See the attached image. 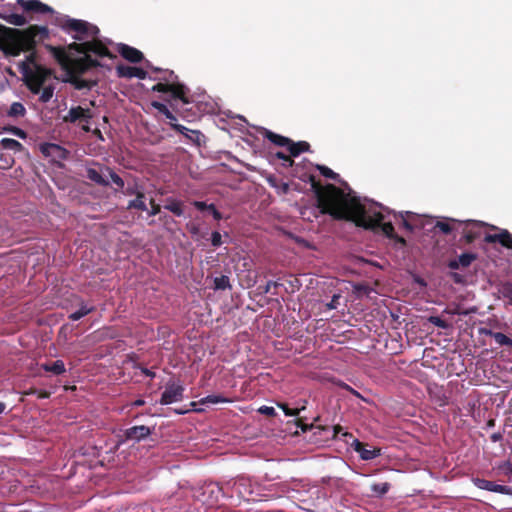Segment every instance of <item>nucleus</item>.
<instances>
[{
	"mask_svg": "<svg viewBox=\"0 0 512 512\" xmlns=\"http://www.w3.org/2000/svg\"><path fill=\"white\" fill-rule=\"evenodd\" d=\"M312 188L314 189L318 205L323 214H329L335 220L352 221L357 226L365 229H375L380 227L382 232L389 238L405 244L402 237H398L394 232V226L391 222H383L385 215L376 209L366 210L356 197L344 193L340 188L333 184H328L322 188L315 177H309Z\"/></svg>",
	"mask_w": 512,
	"mask_h": 512,
	"instance_id": "nucleus-1",
	"label": "nucleus"
},
{
	"mask_svg": "<svg viewBox=\"0 0 512 512\" xmlns=\"http://www.w3.org/2000/svg\"><path fill=\"white\" fill-rule=\"evenodd\" d=\"M48 37L49 30L45 26L31 25L24 30L10 28L0 40V50L5 55L17 56L21 51L33 50Z\"/></svg>",
	"mask_w": 512,
	"mask_h": 512,
	"instance_id": "nucleus-2",
	"label": "nucleus"
},
{
	"mask_svg": "<svg viewBox=\"0 0 512 512\" xmlns=\"http://www.w3.org/2000/svg\"><path fill=\"white\" fill-rule=\"evenodd\" d=\"M53 57L67 71V73H85L93 67L99 66V62L90 57V55L80 58H72L63 48L49 46Z\"/></svg>",
	"mask_w": 512,
	"mask_h": 512,
	"instance_id": "nucleus-3",
	"label": "nucleus"
},
{
	"mask_svg": "<svg viewBox=\"0 0 512 512\" xmlns=\"http://www.w3.org/2000/svg\"><path fill=\"white\" fill-rule=\"evenodd\" d=\"M62 27L67 31L77 32L79 35L75 36L74 38L80 41L88 37L95 38L99 34V29L97 26L92 25L84 20L68 18L64 21Z\"/></svg>",
	"mask_w": 512,
	"mask_h": 512,
	"instance_id": "nucleus-4",
	"label": "nucleus"
},
{
	"mask_svg": "<svg viewBox=\"0 0 512 512\" xmlns=\"http://www.w3.org/2000/svg\"><path fill=\"white\" fill-rule=\"evenodd\" d=\"M105 172L111 178V181L119 188L122 189L124 187V180L116 174L110 167L102 166L100 170L89 167L86 169V177L100 186H108L109 182L104 178Z\"/></svg>",
	"mask_w": 512,
	"mask_h": 512,
	"instance_id": "nucleus-5",
	"label": "nucleus"
},
{
	"mask_svg": "<svg viewBox=\"0 0 512 512\" xmlns=\"http://www.w3.org/2000/svg\"><path fill=\"white\" fill-rule=\"evenodd\" d=\"M70 49H75L77 52L84 54L83 56L93 53L99 57L114 58V55L109 49L100 41L93 39L92 41H85L81 44L73 43L69 46Z\"/></svg>",
	"mask_w": 512,
	"mask_h": 512,
	"instance_id": "nucleus-6",
	"label": "nucleus"
},
{
	"mask_svg": "<svg viewBox=\"0 0 512 512\" xmlns=\"http://www.w3.org/2000/svg\"><path fill=\"white\" fill-rule=\"evenodd\" d=\"M19 68L24 78H30L31 80L42 85H44L47 79H49L52 75V70L42 65L31 66L29 63H25L20 64Z\"/></svg>",
	"mask_w": 512,
	"mask_h": 512,
	"instance_id": "nucleus-7",
	"label": "nucleus"
},
{
	"mask_svg": "<svg viewBox=\"0 0 512 512\" xmlns=\"http://www.w3.org/2000/svg\"><path fill=\"white\" fill-rule=\"evenodd\" d=\"M153 91L167 93L170 92L174 99H179L183 104H188L189 99L187 97V88L183 84L179 83H157L152 87Z\"/></svg>",
	"mask_w": 512,
	"mask_h": 512,
	"instance_id": "nucleus-8",
	"label": "nucleus"
},
{
	"mask_svg": "<svg viewBox=\"0 0 512 512\" xmlns=\"http://www.w3.org/2000/svg\"><path fill=\"white\" fill-rule=\"evenodd\" d=\"M184 387L180 382L169 381L161 395L160 404L168 405L183 399Z\"/></svg>",
	"mask_w": 512,
	"mask_h": 512,
	"instance_id": "nucleus-9",
	"label": "nucleus"
},
{
	"mask_svg": "<svg viewBox=\"0 0 512 512\" xmlns=\"http://www.w3.org/2000/svg\"><path fill=\"white\" fill-rule=\"evenodd\" d=\"M41 153L53 162H60L69 157V151L55 143H43L40 145Z\"/></svg>",
	"mask_w": 512,
	"mask_h": 512,
	"instance_id": "nucleus-10",
	"label": "nucleus"
},
{
	"mask_svg": "<svg viewBox=\"0 0 512 512\" xmlns=\"http://www.w3.org/2000/svg\"><path fill=\"white\" fill-rule=\"evenodd\" d=\"M153 430L154 428L145 425H138L127 428L123 431L122 441L140 442L149 437L152 434Z\"/></svg>",
	"mask_w": 512,
	"mask_h": 512,
	"instance_id": "nucleus-11",
	"label": "nucleus"
},
{
	"mask_svg": "<svg viewBox=\"0 0 512 512\" xmlns=\"http://www.w3.org/2000/svg\"><path fill=\"white\" fill-rule=\"evenodd\" d=\"M472 483L481 490L512 496V487L510 486L497 484L493 481H489L478 477L472 478Z\"/></svg>",
	"mask_w": 512,
	"mask_h": 512,
	"instance_id": "nucleus-12",
	"label": "nucleus"
},
{
	"mask_svg": "<svg viewBox=\"0 0 512 512\" xmlns=\"http://www.w3.org/2000/svg\"><path fill=\"white\" fill-rule=\"evenodd\" d=\"M92 118V112L89 108L81 106L71 107L68 113L63 117L66 123H76L77 121H84L88 123Z\"/></svg>",
	"mask_w": 512,
	"mask_h": 512,
	"instance_id": "nucleus-13",
	"label": "nucleus"
},
{
	"mask_svg": "<svg viewBox=\"0 0 512 512\" xmlns=\"http://www.w3.org/2000/svg\"><path fill=\"white\" fill-rule=\"evenodd\" d=\"M25 12H31L35 14H48L53 13V9L47 4L42 3L39 0H16Z\"/></svg>",
	"mask_w": 512,
	"mask_h": 512,
	"instance_id": "nucleus-14",
	"label": "nucleus"
},
{
	"mask_svg": "<svg viewBox=\"0 0 512 512\" xmlns=\"http://www.w3.org/2000/svg\"><path fill=\"white\" fill-rule=\"evenodd\" d=\"M172 129L182 134L185 138L191 141L196 146H201L204 135L199 130H192L177 123H171Z\"/></svg>",
	"mask_w": 512,
	"mask_h": 512,
	"instance_id": "nucleus-15",
	"label": "nucleus"
},
{
	"mask_svg": "<svg viewBox=\"0 0 512 512\" xmlns=\"http://www.w3.org/2000/svg\"><path fill=\"white\" fill-rule=\"evenodd\" d=\"M117 51L125 60L132 63H139L144 58V55L140 50L124 43H119L117 45Z\"/></svg>",
	"mask_w": 512,
	"mask_h": 512,
	"instance_id": "nucleus-16",
	"label": "nucleus"
},
{
	"mask_svg": "<svg viewBox=\"0 0 512 512\" xmlns=\"http://www.w3.org/2000/svg\"><path fill=\"white\" fill-rule=\"evenodd\" d=\"M477 259V254L466 252L462 253L458 258L449 260L447 266L452 270L469 267Z\"/></svg>",
	"mask_w": 512,
	"mask_h": 512,
	"instance_id": "nucleus-17",
	"label": "nucleus"
},
{
	"mask_svg": "<svg viewBox=\"0 0 512 512\" xmlns=\"http://www.w3.org/2000/svg\"><path fill=\"white\" fill-rule=\"evenodd\" d=\"M116 72L119 77L129 79L134 77L138 79H145L147 77V72L142 68L127 65H118L116 67Z\"/></svg>",
	"mask_w": 512,
	"mask_h": 512,
	"instance_id": "nucleus-18",
	"label": "nucleus"
},
{
	"mask_svg": "<svg viewBox=\"0 0 512 512\" xmlns=\"http://www.w3.org/2000/svg\"><path fill=\"white\" fill-rule=\"evenodd\" d=\"M486 243H500L502 246L512 249V235L507 230H502L498 234H487L484 237Z\"/></svg>",
	"mask_w": 512,
	"mask_h": 512,
	"instance_id": "nucleus-19",
	"label": "nucleus"
},
{
	"mask_svg": "<svg viewBox=\"0 0 512 512\" xmlns=\"http://www.w3.org/2000/svg\"><path fill=\"white\" fill-rule=\"evenodd\" d=\"M352 446L354 450L359 453L362 460H372L381 455L380 449H367L365 444L360 442L358 439L353 441Z\"/></svg>",
	"mask_w": 512,
	"mask_h": 512,
	"instance_id": "nucleus-20",
	"label": "nucleus"
},
{
	"mask_svg": "<svg viewBox=\"0 0 512 512\" xmlns=\"http://www.w3.org/2000/svg\"><path fill=\"white\" fill-rule=\"evenodd\" d=\"M485 223L480 221H467L466 226H471L470 229L464 231V238L467 243H472L476 238L480 236L479 229L483 227Z\"/></svg>",
	"mask_w": 512,
	"mask_h": 512,
	"instance_id": "nucleus-21",
	"label": "nucleus"
},
{
	"mask_svg": "<svg viewBox=\"0 0 512 512\" xmlns=\"http://www.w3.org/2000/svg\"><path fill=\"white\" fill-rule=\"evenodd\" d=\"M263 136L279 147L287 148V145L290 143V138L274 133L268 129H264Z\"/></svg>",
	"mask_w": 512,
	"mask_h": 512,
	"instance_id": "nucleus-22",
	"label": "nucleus"
},
{
	"mask_svg": "<svg viewBox=\"0 0 512 512\" xmlns=\"http://www.w3.org/2000/svg\"><path fill=\"white\" fill-rule=\"evenodd\" d=\"M287 150L291 156L296 157L303 152L310 151V144L306 141L293 142L290 139V143L287 145Z\"/></svg>",
	"mask_w": 512,
	"mask_h": 512,
	"instance_id": "nucleus-23",
	"label": "nucleus"
},
{
	"mask_svg": "<svg viewBox=\"0 0 512 512\" xmlns=\"http://www.w3.org/2000/svg\"><path fill=\"white\" fill-rule=\"evenodd\" d=\"M0 18L4 19L7 23L14 26H23L27 23L25 16L12 12L0 13Z\"/></svg>",
	"mask_w": 512,
	"mask_h": 512,
	"instance_id": "nucleus-24",
	"label": "nucleus"
},
{
	"mask_svg": "<svg viewBox=\"0 0 512 512\" xmlns=\"http://www.w3.org/2000/svg\"><path fill=\"white\" fill-rule=\"evenodd\" d=\"M41 369L54 375H62L66 372L65 364L62 360H56L51 363H44L41 365Z\"/></svg>",
	"mask_w": 512,
	"mask_h": 512,
	"instance_id": "nucleus-25",
	"label": "nucleus"
},
{
	"mask_svg": "<svg viewBox=\"0 0 512 512\" xmlns=\"http://www.w3.org/2000/svg\"><path fill=\"white\" fill-rule=\"evenodd\" d=\"M70 75V82L75 86L76 89H90L95 82L90 80L82 79L80 75L83 73H68Z\"/></svg>",
	"mask_w": 512,
	"mask_h": 512,
	"instance_id": "nucleus-26",
	"label": "nucleus"
},
{
	"mask_svg": "<svg viewBox=\"0 0 512 512\" xmlns=\"http://www.w3.org/2000/svg\"><path fill=\"white\" fill-rule=\"evenodd\" d=\"M0 149L11 150L15 153L24 150V146L17 140L12 138H3L0 141Z\"/></svg>",
	"mask_w": 512,
	"mask_h": 512,
	"instance_id": "nucleus-27",
	"label": "nucleus"
},
{
	"mask_svg": "<svg viewBox=\"0 0 512 512\" xmlns=\"http://www.w3.org/2000/svg\"><path fill=\"white\" fill-rule=\"evenodd\" d=\"M145 195L143 192H137V197L130 200L127 209H137L140 211H147V206L144 202Z\"/></svg>",
	"mask_w": 512,
	"mask_h": 512,
	"instance_id": "nucleus-28",
	"label": "nucleus"
},
{
	"mask_svg": "<svg viewBox=\"0 0 512 512\" xmlns=\"http://www.w3.org/2000/svg\"><path fill=\"white\" fill-rule=\"evenodd\" d=\"M94 309L95 308L93 306L89 307L82 302L80 305V308L69 315V319L72 321H78L81 318H83L84 316H86L89 313H91L92 311H94Z\"/></svg>",
	"mask_w": 512,
	"mask_h": 512,
	"instance_id": "nucleus-29",
	"label": "nucleus"
},
{
	"mask_svg": "<svg viewBox=\"0 0 512 512\" xmlns=\"http://www.w3.org/2000/svg\"><path fill=\"white\" fill-rule=\"evenodd\" d=\"M25 114L26 109L20 102H13L7 112V115L13 118L23 117Z\"/></svg>",
	"mask_w": 512,
	"mask_h": 512,
	"instance_id": "nucleus-30",
	"label": "nucleus"
},
{
	"mask_svg": "<svg viewBox=\"0 0 512 512\" xmlns=\"http://www.w3.org/2000/svg\"><path fill=\"white\" fill-rule=\"evenodd\" d=\"M165 209L172 212L174 215L180 217L183 215L184 210L182 208V203L180 201L170 199L167 201V204L164 206Z\"/></svg>",
	"mask_w": 512,
	"mask_h": 512,
	"instance_id": "nucleus-31",
	"label": "nucleus"
},
{
	"mask_svg": "<svg viewBox=\"0 0 512 512\" xmlns=\"http://www.w3.org/2000/svg\"><path fill=\"white\" fill-rule=\"evenodd\" d=\"M229 402H231L230 399L225 398L224 396L219 395V394L208 395L200 400L201 404H212V405L219 404V403H229Z\"/></svg>",
	"mask_w": 512,
	"mask_h": 512,
	"instance_id": "nucleus-32",
	"label": "nucleus"
},
{
	"mask_svg": "<svg viewBox=\"0 0 512 512\" xmlns=\"http://www.w3.org/2000/svg\"><path fill=\"white\" fill-rule=\"evenodd\" d=\"M390 489V484L388 482L384 483H374L371 485L372 493L377 497L384 496Z\"/></svg>",
	"mask_w": 512,
	"mask_h": 512,
	"instance_id": "nucleus-33",
	"label": "nucleus"
},
{
	"mask_svg": "<svg viewBox=\"0 0 512 512\" xmlns=\"http://www.w3.org/2000/svg\"><path fill=\"white\" fill-rule=\"evenodd\" d=\"M231 288L229 277L221 275L220 277L214 278V289L225 290Z\"/></svg>",
	"mask_w": 512,
	"mask_h": 512,
	"instance_id": "nucleus-34",
	"label": "nucleus"
},
{
	"mask_svg": "<svg viewBox=\"0 0 512 512\" xmlns=\"http://www.w3.org/2000/svg\"><path fill=\"white\" fill-rule=\"evenodd\" d=\"M269 184L274 187L279 193L287 194L289 191V184L286 182H278L276 178L271 177L268 179Z\"/></svg>",
	"mask_w": 512,
	"mask_h": 512,
	"instance_id": "nucleus-35",
	"label": "nucleus"
},
{
	"mask_svg": "<svg viewBox=\"0 0 512 512\" xmlns=\"http://www.w3.org/2000/svg\"><path fill=\"white\" fill-rule=\"evenodd\" d=\"M494 340L500 346H506L507 348L512 350V339L506 336L505 334L501 332H496V334L494 335Z\"/></svg>",
	"mask_w": 512,
	"mask_h": 512,
	"instance_id": "nucleus-36",
	"label": "nucleus"
},
{
	"mask_svg": "<svg viewBox=\"0 0 512 512\" xmlns=\"http://www.w3.org/2000/svg\"><path fill=\"white\" fill-rule=\"evenodd\" d=\"M53 93H54V86H52V85L45 86L43 88V90L41 91V94L39 97L40 102H42V103L49 102L51 100V98L53 97Z\"/></svg>",
	"mask_w": 512,
	"mask_h": 512,
	"instance_id": "nucleus-37",
	"label": "nucleus"
},
{
	"mask_svg": "<svg viewBox=\"0 0 512 512\" xmlns=\"http://www.w3.org/2000/svg\"><path fill=\"white\" fill-rule=\"evenodd\" d=\"M317 170L326 178L332 179V180H338L339 175L335 173L333 170H331L329 167L324 165H316Z\"/></svg>",
	"mask_w": 512,
	"mask_h": 512,
	"instance_id": "nucleus-38",
	"label": "nucleus"
},
{
	"mask_svg": "<svg viewBox=\"0 0 512 512\" xmlns=\"http://www.w3.org/2000/svg\"><path fill=\"white\" fill-rule=\"evenodd\" d=\"M277 406L283 410L286 416H297L299 415L301 410L305 409V406H302L301 408L291 409L285 403H277Z\"/></svg>",
	"mask_w": 512,
	"mask_h": 512,
	"instance_id": "nucleus-39",
	"label": "nucleus"
},
{
	"mask_svg": "<svg viewBox=\"0 0 512 512\" xmlns=\"http://www.w3.org/2000/svg\"><path fill=\"white\" fill-rule=\"evenodd\" d=\"M434 229H439L443 234L448 235L452 232L453 227L448 221H437Z\"/></svg>",
	"mask_w": 512,
	"mask_h": 512,
	"instance_id": "nucleus-40",
	"label": "nucleus"
},
{
	"mask_svg": "<svg viewBox=\"0 0 512 512\" xmlns=\"http://www.w3.org/2000/svg\"><path fill=\"white\" fill-rule=\"evenodd\" d=\"M25 81H26V85H27L28 89L33 94H39L41 92V88L43 87L42 84L35 82V81L31 80L30 78H25Z\"/></svg>",
	"mask_w": 512,
	"mask_h": 512,
	"instance_id": "nucleus-41",
	"label": "nucleus"
},
{
	"mask_svg": "<svg viewBox=\"0 0 512 512\" xmlns=\"http://www.w3.org/2000/svg\"><path fill=\"white\" fill-rule=\"evenodd\" d=\"M275 157L281 159L283 161L282 165L286 168L292 167L294 165V160L291 158V155L288 156L283 152H277Z\"/></svg>",
	"mask_w": 512,
	"mask_h": 512,
	"instance_id": "nucleus-42",
	"label": "nucleus"
},
{
	"mask_svg": "<svg viewBox=\"0 0 512 512\" xmlns=\"http://www.w3.org/2000/svg\"><path fill=\"white\" fill-rule=\"evenodd\" d=\"M3 131L10 132L21 139H25L27 137V133L23 129L15 126L4 127Z\"/></svg>",
	"mask_w": 512,
	"mask_h": 512,
	"instance_id": "nucleus-43",
	"label": "nucleus"
},
{
	"mask_svg": "<svg viewBox=\"0 0 512 512\" xmlns=\"http://www.w3.org/2000/svg\"><path fill=\"white\" fill-rule=\"evenodd\" d=\"M428 321L434 326L442 329H447L449 326L448 323L439 316H430Z\"/></svg>",
	"mask_w": 512,
	"mask_h": 512,
	"instance_id": "nucleus-44",
	"label": "nucleus"
},
{
	"mask_svg": "<svg viewBox=\"0 0 512 512\" xmlns=\"http://www.w3.org/2000/svg\"><path fill=\"white\" fill-rule=\"evenodd\" d=\"M151 106L153 108H155L159 113L163 114L164 116L167 114H170V110L168 109V107L161 102L152 101Z\"/></svg>",
	"mask_w": 512,
	"mask_h": 512,
	"instance_id": "nucleus-45",
	"label": "nucleus"
},
{
	"mask_svg": "<svg viewBox=\"0 0 512 512\" xmlns=\"http://www.w3.org/2000/svg\"><path fill=\"white\" fill-rule=\"evenodd\" d=\"M502 294L512 304V283L507 282L502 286Z\"/></svg>",
	"mask_w": 512,
	"mask_h": 512,
	"instance_id": "nucleus-46",
	"label": "nucleus"
},
{
	"mask_svg": "<svg viewBox=\"0 0 512 512\" xmlns=\"http://www.w3.org/2000/svg\"><path fill=\"white\" fill-rule=\"evenodd\" d=\"M258 412L260 414H263V415H266V416H269V417H274L276 416V411L273 407L271 406H261L259 409H258Z\"/></svg>",
	"mask_w": 512,
	"mask_h": 512,
	"instance_id": "nucleus-47",
	"label": "nucleus"
},
{
	"mask_svg": "<svg viewBox=\"0 0 512 512\" xmlns=\"http://www.w3.org/2000/svg\"><path fill=\"white\" fill-rule=\"evenodd\" d=\"M354 291L355 293L357 294V296H362V295H369L370 291H371V288L366 286V285H355L354 286Z\"/></svg>",
	"mask_w": 512,
	"mask_h": 512,
	"instance_id": "nucleus-48",
	"label": "nucleus"
},
{
	"mask_svg": "<svg viewBox=\"0 0 512 512\" xmlns=\"http://www.w3.org/2000/svg\"><path fill=\"white\" fill-rule=\"evenodd\" d=\"M177 79V76L174 74L171 70H165L164 75L160 78V80H163L169 84V82L174 83V80Z\"/></svg>",
	"mask_w": 512,
	"mask_h": 512,
	"instance_id": "nucleus-49",
	"label": "nucleus"
},
{
	"mask_svg": "<svg viewBox=\"0 0 512 512\" xmlns=\"http://www.w3.org/2000/svg\"><path fill=\"white\" fill-rule=\"evenodd\" d=\"M221 234L218 231H214L211 234V243L214 247H219L222 244Z\"/></svg>",
	"mask_w": 512,
	"mask_h": 512,
	"instance_id": "nucleus-50",
	"label": "nucleus"
},
{
	"mask_svg": "<svg viewBox=\"0 0 512 512\" xmlns=\"http://www.w3.org/2000/svg\"><path fill=\"white\" fill-rule=\"evenodd\" d=\"M498 468L504 471L507 476H512V464L509 461L501 463Z\"/></svg>",
	"mask_w": 512,
	"mask_h": 512,
	"instance_id": "nucleus-51",
	"label": "nucleus"
},
{
	"mask_svg": "<svg viewBox=\"0 0 512 512\" xmlns=\"http://www.w3.org/2000/svg\"><path fill=\"white\" fill-rule=\"evenodd\" d=\"M151 209L148 211L149 216H155L160 212V205L156 204L155 201L152 199L150 201Z\"/></svg>",
	"mask_w": 512,
	"mask_h": 512,
	"instance_id": "nucleus-52",
	"label": "nucleus"
},
{
	"mask_svg": "<svg viewBox=\"0 0 512 512\" xmlns=\"http://www.w3.org/2000/svg\"><path fill=\"white\" fill-rule=\"evenodd\" d=\"M399 216L402 218V226L409 232H412L414 230L413 225L404 218L403 213H399Z\"/></svg>",
	"mask_w": 512,
	"mask_h": 512,
	"instance_id": "nucleus-53",
	"label": "nucleus"
},
{
	"mask_svg": "<svg viewBox=\"0 0 512 512\" xmlns=\"http://www.w3.org/2000/svg\"><path fill=\"white\" fill-rule=\"evenodd\" d=\"M1 157L3 158V161H4V165L2 166L3 168H9L11 167L12 163L14 162L13 158L9 155H1Z\"/></svg>",
	"mask_w": 512,
	"mask_h": 512,
	"instance_id": "nucleus-54",
	"label": "nucleus"
},
{
	"mask_svg": "<svg viewBox=\"0 0 512 512\" xmlns=\"http://www.w3.org/2000/svg\"><path fill=\"white\" fill-rule=\"evenodd\" d=\"M208 209L212 211L213 217H214L216 220H220V219L222 218L221 213L216 209V207L214 206V204H210V205L208 206Z\"/></svg>",
	"mask_w": 512,
	"mask_h": 512,
	"instance_id": "nucleus-55",
	"label": "nucleus"
},
{
	"mask_svg": "<svg viewBox=\"0 0 512 512\" xmlns=\"http://www.w3.org/2000/svg\"><path fill=\"white\" fill-rule=\"evenodd\" d=\"M25 63H29V65L31 66H34V65H39L36 61H35V55L34 53H31L30 55H28L26 57V60L23 61L21 64H25Z\"/></svg>",
	"mask_w": 512,
	"mask_h": 512,
	"instance_id": "nucleus-56",
	"label": "nucleus"
},
{
	"mask_svg": "<svg viewBox=\"0 0 512 512\" xmlns=\"http://www.w3.org/2000/svg\"><path fill=\"white\" fill-rule=\"evenodd\" d=\"M492 442H499L503 440V433L495 432L490 436Z\"/></svg>",
	"mask_w": 512,
	"mask_h": 512,
	"instance_id": "nucleus-57",
	"label": "nucleus"
},
{
	"mask_svg": "<svg viewBox=\"0 0 512 512\" xmlns=\"http://www.w3.org/2000/svg\"><path fill=\"white\" fill-rule=\"evenodd\" d=\"M479 332L482 335L490 336L492 338H494V335L496 334V332H494V331H492L491 329H488V328H480Z\"/></svg>",
	"mask_w": 512,
	"mask_h": 512,
	"instance_id": "nucleus-58",
	"label": "nucleus"
},
{
	"mask_svg": "<svg viewBox=\"0 0 512 512\" xmlns=\"http://www.w3.org/2000/svg\"><path fill=\"white\" fill-rule=\"evenodd\" d=\"M277 286H279V283L274 282V281H268L264 287V293L270 292L272 287H277Z\"/></svg>",
	"mask_w": 512,
	"mask_h": 512,
	"instance_id": "nucleus-59",
	"label": "nucleus"
},
{
	"mask_svg": "<svg viewBox=\"0 0 512 512\" xmlns=\"http://www.w3.org/2000/svg\"><path fill=\"white\" fill-rule=\"evenodd\" d=\"M339 297H340L339 295H334L332 297L331 302L327 304L329 309H335L336 308V301L339 299Z\"/></svg>",
	"mask_w": 512,
	"mask_h": 512,
	"instance_id": "nucleus-60",
	"label": "nucleus"
},
{
	"mask_svg": "<svg viewBox=\"0 0 512 512\" xmlns=\"http://www.w3.org/2000/svg\"><path fill=\"white\" fill-rule=\"evenodd\" d=\"M194 206L198 209V210H204L206 208H208L209 205H207L205 202H201V201H196L194 203Z\"/></svg>",
	"mask_w": 512,
	"mask_h": 512,
	"instance_id": "nucleus-61",
	"label": "nucleus"
},
{
	"mask_svg": "<svg viewBox=\"0 0 512 512\" xmlns=\"http://www.w3.org/2000/svg\"><path fill=\"white\" fill-rule=\"evenodd\" d=\"M142 373L148 377H151V378H154L155 377V373L152 372L151 370L147 369V368H142L141 369Z\"/></svg>",
	"mask_w": 512,
	"mask_h": 512,
	"instance_id": "nucleus-62",
	"label": "nucleus"
},
{
	"mask_svg": "<svg viewBox=\"0 0 512 512\" xmlns=\"http://www.w3.org/2000/svg\"><path fill=\"white\" fill-rule=\"evenodd\" d=\"M165 117L167 119H169V121H170L169 124L170 125H171V123H176V121H177L176 116L171 111H170V114L165 115Z\"/></svg>",
	"mask_w": 512,
	"mask_h": 512,
	"instance_id": "nucleus-63",
	"label": "nucleus"
},
{
	"mask_svg": "<svg viewBox=\"0 0 512 512\" xmlns=\"http://www.w3.org/2000/svg\"><path fill=\"white\" fill-rule=\"evenodd\" d=\"M137 192H140L139 190H137V188H128L125 193L127 195H136L137 196Z\"/></svg>",
	"mask_w": 512,
	"mask_h": 512,
	"instance_id": "nucleus-64",
	"label": "nucleus"
}]
</instances>
